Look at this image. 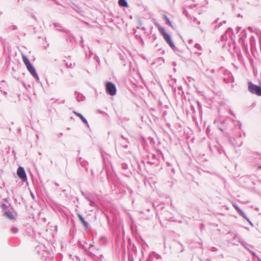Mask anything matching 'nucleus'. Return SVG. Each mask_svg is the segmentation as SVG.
<instances>
[{
  "label": "nucleus",
  "instance_id": "7ed1b4c3",
  "mask_svg": "<svg viewBox=\"0 0 261 261\" xmlns=\"http://www.w3.org/2000/svg\"><path fill=\"white\" fill-rule=\"evenodd\" d=\"M158 29L160 32L162 34L164 37V39L166 41V42L170 45V46L172 47H174V45L171 40L170 36L169 34H168L165 29L160 25L156 24Z\"/></svg>",
  "mask_w": 261,
  "mask_h": 261
},
{
  "label": "nucleus",
  "instance_id": "20e7f679",
  "mask_svg": "<svg viewBox=\"0 0 261 261\" xmlns=\"http://www.w3.org/2000/svg\"><path fill=\"white\" fill-rule=\"evenodd\" d=\"M106 90L107 92L111 96H114L116 94V86L113 83L110 82H108L106 83Z\"/></svg>",
  "mask_w": 261,
  "mask_h": 261
},
{
  "label": "nucleus",
  "instance_id": "f03ea898",
  "mask_svg": "<svg viewBox=\"0 0 261 261\" xmlns=\"http://www.w3.org/2000/svg\"><path fill=\"white\" fill-rule=\"evenodd\" d=\"M248 90L252 94L261 96V87L254 85L252 82L248 83Z\"/></svg>",
  "mask_w": 261,
  "mask_h": 261
},
{
  "label": "nucleus",
  "instance_id": "1a4fd4ad",
  "mask_svg": "<svg viewBox=\"0 0 261 261\" xmlns=\"http://www.w3.org/2000/svg\"><path fill=\"white\" fill-rule=\"evenodd\" d=\"M201 47L200 46V45L198 44H195L194 47V49H193V51L195 52V53L196 54H200V53H199V51L201 50Z\"/></svg>",
  "mask_w": 261,
  "mask_h": 261
},
{
  "label": "nucleus",
  "instance_id": "423d86ee",
  "mask_svg": "<svg viewBox=\"0 0 261 261\" xmlns=\"http://www.w3.org/2000/svg\"><path fill=\"white\" fill-rule=\"evenodd\" d=\"M232 205L234 207L236 210L238 212V213L242 217L244 218L245 219H246L247 220V221H248L249 223H250V221H249V219L247 217V216L245 215V214L244 213V212L239 208V207L238 206V205L236 203L232 202Z\"/></svg>",
  "mask_w": 261,
  "mask_h": 261
},
{
  "label": "nucleus",
  "instance_id": "ddd939ff",
  "mask_svg": "<svg viewBox=\"0 0 261 261\" xmlns=\"http://www.w3.org/2000/svg\"><path fill=\"white\" fill-rule=\"evenodd\" d=\"M5 215L9 219H13L14 218L13 216L12 215L11 213L6 212Z\"/></svg>",
  "mask_w": 261,
  "mask_h": 261
},
{
  "label": "nucleus",
  "instance_id": "f8f14e48",
  "mask_svg": "<svg viewBox=\"0 0 261 261\" xmlns=\"http://www.w3.org/2000/svg\"><path fill=\"white\" fill-rule=\"evenodd\" d=\"M163 17L165 19L166 23L170 26H172L171 23L170 21L169 20V19L167 17V16L164 14V15H163Z\"/></svg>",
  "mask_w": 261,
  "mask_h": 261
},
{
  "label": "nucleus",
  "instance_id": "39448f33",
  "mask_svg": "<svg viewBox=\"0 0 261 261\" xmlns=\"http://www.w3.org/2000/svg\"><path fill=\"white\" fill-rule=\"evenodd\" d=\"M17 174L19 178H21L23 181L27 180V174L23 167H19L18 168Z\"/></svg>",
  "mask_w": 261,
  "mask_h": 261
},
{
  "label": "nucleus",
  "instance_id": "9d476101",
  "mask_svg": "<svg viewBox=\"0 0 261 261\" xmlns=\"http://www.w3.org/2000/svg\"><path fill=\"white\" fill-rule=\"evenodd\" d=\"M118 4L119 6L124 7H128V5L126 0H119Z\"/></svg>",
  "mask_w": 261,
  "mask_h": 261
},
{
  "label": "nucleus",
  "instance_id": "4468645a",
  "mask_svg": "<svg viewBox=\"0 0 261 261\" xmlns=\"http://www.w3.org/2000/svg\"><path fill=\"white\" fill-rule=\"evenodd\" d=\"M252 254L253 255H255V253L254 252H252Z\"/></svg>",
  "mask_w": 261,
  "mask_h": 261
},
{
  "label": "nucleus",
  "instance_id": "6e6552de",
  "mask_svg": "<svg viewBox=\"0 0 261 261\" xmlns=\"http://www.w3.org/2000/svg\"><path fill=\"white\" fill-rule=\"evenodd\" d=\"M77 217H79V219L80 220V221L82 223V224L84 225V226L85 227L88 228V224L87 222L85 221V220L84 219L83 217L79 214H77Z\"/></svg>",
  "mask_w": 261,
  "mask_h": 261
},
{
  "label": "nucleus",
  "instance_id": "9b49d317",
  "mask_svg": "<svg viewBox=\"0 0 261 261\" xmlns=\"http://www.w3.org/2000/svg\"><path fill=\"white\" fill-rule=\"evenodd\" d=\"M75 114L77 116H79L81 119V120L85 123H87V121L86 120V119L84 118V117L81 115V114L80 113H75Z\"/></svg>",
  "mask_w": 261,
  "mask_h": 261
},
{
  "label": "nucleus",
  "instance_id": "0eeeda50",
  "mask_svg": "<svg viewBox=\"0 0 261 261\" xmlns=\"http://www.w3.org/2000/svg\"><path fill=\"white\" fill-rule=\"evenodd\" d=\"M232 30L230 29H228L226 32L221 36V40L222 41H225L227 40L228 39V36H230V34L232 33Z\"/></svg>",
  "mask_w": 261,
  "mask_h": 261
},
{
  "label": "nucleus",
  "instance_id": "f257e3e1",
  "mask_svg": "<svg viewBox=\"0 0 261 261\" xmlns=\"http://www.w3.org/2000/svg\"><path fill=\"white\" fill-rule=\"evenodd\" d=\"M22 60L26 66V67L28 69V70L30 72V73L35 78H36L37 80L39 79L38 75L35 69L33 67V66L32 65L31 62H30L29 60L28 59V58L24 55H22Z\"/></svg>",
  "mask_w": 261,
  "mask_h": 261
}]
</instances>
